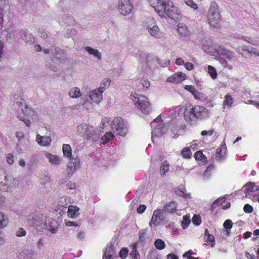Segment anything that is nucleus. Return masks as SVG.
Instances as JSON below:
<instances>
[{"label":"nucleus","instance_id":"f257e3e1","mask_svg":"<svg viewBox=\"0 0 259 259\" xmlns=\"http://www.w3.org/2000/svg\"><path fill=\"white\" fill-rule=\"evenodd\" d=\"M151 6L162 17L165 15L174 19L178 15V9L174 6L172 2L169 0H154Z\"/></svg>","mask_w":259,"mask_h":259},{"label":"nucleus","instance_id":"f03ea898","mask_svg":"<svg viewBox=\"0 0 259 259\" xmlns=\"http://www.w3.org/2000/svg\"><path fill=\"white\" fill-rule=\"evenodd\" d=\"M49 225H47V221L44 218L43 215L40 214L38 215L35 216L33 218L32 222H29L30 224L35 227L37 230H42L43 229H47L51 231L52 234H54L57 231V222L53 219L50 218L48 220Z\"/></svg>","mask_w":259,"mask_h":259},{"label":"nucleus","instance_id":"7ed1b4c3","mask_svg":"<svg viewBox=\"0 0 259 259\" xmlns=\"http://www.w3.org/2000/svg\"><path fill=\"white\" fill-rule=\"evenodd\" d=\"M130 97L134 102L135 106L143 114L148 115L151 113L152 111V106L147 97L135 93L134 94L132 93Z\"/></svg>","mask_w":259,"mask_h":259},{"label":"nucleus","instance_id":"20e7f679","mask_svg":"<svg viewBox=\"0 0 259 259\" xmlns=\"http://www.w3.org/2000/svg\"><path fill=\"white\" fill-rule=\"evenodd\" d=\"M207 18L211 27L215 28L220 27V13L218 5L214 1L210 3Z\"/></svg>","mask_w":259,"mask_h":259},{"label":"nucleus","instance_id":"39448f33","mask_svg":"<svg viewBox=\"0 0 259 259\" xmlns=\"http://www.w3.org/2000/svg\"><path fill=\"white\" fill-rule=\"evenodd\" d=\"M63 155L68 158L70 159L67 166L68 175H72L77 168L79 167V159L77 158L71 159L72 157V150L70 145L68 144H63L62 146Z\"/></svg>","mask_w":259,"mask_h":259},{"label":"nucleus","instance_id":"423d86ee","mask_svg":"<svg viewBox=\"0 0 259 259\" xmlns=\"http://www.w3.org/2000/svg\"><path fill=\"white\" fill-rule=\"evenodd\" d=\"M111 128L115 130L117 135L122 137L126 136L127 127L124 120L121 117H116L114 118L111 124Z\"/></svg>","mask_w":259,"mask_h":259},{"label":"nucleus","instance_id":"0eeeda50","mask_svg":"<svg viewBox=\"0 0 259 259\" xmlns=\"http://www.w3.org/2000/svg\"><path fill=\"white\" fill-rule=\"evenodd\" d=\"M146 27L150 34L155 38H160L163 35L154 18H149L147 19Z\"/></svg>","mask_w":259,"mask_h":259},{"label":"nucleus","instance_id":"6e6552de","mask_svg":"<svg viewBox=\"0 0 259 259\" xmlns=\"http://www.w3.org/2000/svg\"><path fill=\"white\" fill-rule=\"evenodd\" d=\"M190 115L197 119H202L209 116V112L204 106L196 105L193 107L189 112Z\"/></svg>","mask_w":259,"mask_h":259},{"label":"nucleus","instance_id":"1a4fd4ad","mask_svg":"<svg viewBox=\"0 0 259 259\" xmlns=\"http://www.w3.org/2000/svg\"><path fill=\"white\" fill-rule=\"evenodd\" d=\"M214 49L219 55L224 56L229 60L236 58L235 53L233 51L226 48L224 46H220L218 44L214 45Z\"/></svg>","mask_w":259,"mask_h":259},{"label":"nucleus","instance_id":"9d476101","mask_svg":"<svg viewBox=\"0 0 259 259\" xmlns=\"http://www.w3.org/2000/svg\"><path fill=\"white\" fill-rule=\"evenodd\" d=\"M133 6L130 0H119L118 10L124 16L129 14L132 11Z\"/></svg>","mask_w":259,"mask_h":259},{"label":"nucleus","instance_id":"9b49d317","mask_svg":"<svg viewBox=\"0 0 259 259\" xmlns=\"http://www.w3.org/2000/svg\"><path fill=\"white\" fill-rule=\"evenodd\" d=\"M105 90V87L99 88L91 92L90 98L94 102L98 104L102 99V93Z\"/></svg>","mask_w":259,"mask_h":259},{"label":"nucleus","instance_id":"f8f14e48","mask_svg":"<svg viewBox=\"0 0 259 259\" xmlns=\"http://www.w3.org/2000/svg\"><path fill=\"white\" fill-rule=\"evenodd\" d=\"M161 211L159 209H156L154 210V213L151 220L149 223V225L152 226V225L154 226H158L161 225L163 219L161 218Z\"/></svg>","mask_w":259,"mask_h":259},{"label":"nucleus","instance_id":"ddd939ff","mask_svg":"<svg viewBox=\"0 0 259 259\" xmlns=\"http://www.w3.org/2000/svg\"><path fill=\"white\" fill-rule=\"evenodd\" d=\"M186 78V75L183 72L175 73L171 76L167 78V80L172 82H180L184 80Z\"/></svg>","mask_w":259,"mask_h":259},{"label":"nucleus","instance_id":"4468645a","mask_svg":"<svg viewBox=\"0 0 259 259\" xmlns=\"http://www.w3.org/2000/svg\"><path fill=\"white\" fill-rule=\"evenodd\" d=\"M36 141L41 146H48L51 143V138L50 137L41 136L38 134L36 136Z\"/></svg>","mask_w":259,"mask_h":259},{"label":"nucleus","instance_id":"2eb2a0df","mask_svg":"<svg viewBox=\"0 0 259 259\" xmlns=\"http://www.w3.org/2000/svg\"><path fill=\"white\" fill-rule=\"evenodd\" d=\"M90 127L86 124H81L77 127V132L79 134L87 137H90L91 133L89 128Z\"/></svg>","mask_w":259,"mask_h":259},{"label":"nucleus","instance_id":"dca6fc26","mask_svg":"<svg viewBox=\"0 0 259 259\" xmlns=\"http://www.w3.org/2000/svg\"><path fill=\"white\" fill-rule=\"evenodd\" d=\"M68 215L72 218H75L79 215V207L76 206L70 205L68 209Z\"/></svg>","mask_w":259,"mask_h":259},{"label":"nucleus","instance_id":"f3484780","mask_svg":"<svg viewBox=\"0 0 259 259\" xmlns=\"http://www.w3.org/2000/svg\"><path fill=\"white\" fill-rule=\"evenodd\" d=\"M237 52L241 54L242 56L246 57L252 53L251 48H250L249 50L247 49L246 46H240L238 47Z\"/></svg>","mask_w":259,"mask_h":259},{"label":"nucleus","instance_id":"a211bd4d","mask_svg":"<svg viewBox=\"0 0 259 259\" xmlns=\"http://www.w3.org/2000/svg\"><path fill=\"white\" fill-rule=\"evenodd\" d=\"M85 50L87 51L89 54L97 57L98 60H100L101 59V54L98 50L93 49L90 47H87L85 48Z\"/></svg>","mask_w":259,"mask_h":259},{"label":"nucleus","instance_id":"6ab92c4d","mask_svg":"<svg viewBox=\"0 0 259 259\" xmlns=\"http://www.w3.org/2000/svg\"><path fill=\"white\" fill-rule=\"evenodd\" d=\"M169 166L170 165L167 161L165 160L163 161L160 168V172L162 176H165V174L169 171Z\"/></svg>","mask_w":259,"mask_h":259},{"label":"nucleus","instance_id":"aec40b11","mask_svg":"<svg viewBox=\"0 0 259 259\" xmlns=\"http://www.w3.org/2000/svg\"><path fill=\"white\" fill-rule=\"evenodd\" d=\"M245 193H247L249 192H255L258 190L259 188L256 186L254 183H248L245 185Z\"/></svg>","mask_w":259,"mask_h":259},{"label":"nucleus","instance_id":"412c9836","mask_svg":"<svg viewBox=\"0 0 259 259\" xmlns=\"http://www.w3.org/2000/svg\"><path fill=\"white\" fill-rule=\"evenodd\" d=\"M69 95L70 97L72 98H79L81 96L79 88L77 87L70 89L69 92Z\"/></svg>","mask_w":259,"mask_h":259},{"label":"nucleus","instance_id":"4be33fe9","mask_svg":"<svg viewBox=\"0 0 259 259\" xmlns=\"http://www.w3.org/2000/svg\"><path fill=\"white\" fill-rule=\"evenodd\" d=\"M17 100H18L16 101V102L19 105V107L21 108V109L23 110L24 114H26L28 110H30V109L28 108L26 105L25 101L22 98L20 99H17Z\"/></svg>","mask_w":259,"mask_h":259},{"label":"nucleus","instance_id":"5701e85b","mask_svg":"<svg viewBox=\"0 0 259 259\" xmlns=\"http://www.w3.org/2000/svg\"><path fill=\"white\" fill-rule=\"evenodd\" d=\"M114 138L115 136L114 134L111 133V132H108L104 136V137L102 138V143L103 145H106L107 144V142H108L110 141L113 140L114 139Z\"/></svg>","mask_w":259,"mask_h":259},{"label":"nucleus","instance_id":"b1692460","mask_svg":"<svg viewBox=\"0 0 259 259\" xmlns=\"http://www.w3.org/2000/svg\"><path fill=\"white\" fill-rule=\"evenodd\" d=\"M163 209L165 212L172 213L177 210V205L175 203L171 201L170 203L165 205Z\"/></svg>","mask_w":259,"mask_h":259},{"label":"nucleus","instance_id":"393cba45","mask_svg":"<svg viewBox=\"0 0 259 259\" xmlns=\"http://www.w3.org/2000/svg\"><path fill=\"white\" fill-rule=\"evenodd\" d=\"M178 31L182 36H185L188 33V28L186 25L182 23L178 24Z\"/></svg>","mask_w":259,"mask_h":259},{"label":"nucleus","instance_id":"a878e982","mask_svg":"<svg viewBox=\"0 0 259 259\" xmlns=\"http://www.w3.org/2000/svg\"><path fill=\"white\" fill-rule=\"evenodd\" d=\"M175 193L180 196L187 197L186 189L183 186H180L178 187H177L175 189Z\"/></svg>","mask_w":259,"mask_h":259},{"label":"nucleus","instance_id":"bb28decb","mask_svg":"<svg viewBox=\"0 0 259 259\" xmlns=\"http://www.w3.org/2000/svg\"><path fill=\"white\" fill-rule=\"evenodd\" d=\"M8 217L0 211V228L5 227L8 224Z\"/></svg>","mask_w":259,"mask_h":259},{"label":"nucleus","instance_id":"cd10ccee","mask_svg":"<svg viewBox=\"0 0 259 259\" xmlns=\"http://www.w3.org/2000/svg\"><path fill=\"white\" fill-rule=\"evenodd\" d=\"M225 202V197H219L217 199L213 201V203L211 205V208L212 209H214L220 206Z\"/></svg>","mask_w":259,"mask_h":259},{"label":"nucleus","instance_id":"c85d7f7f","mask_svg":"<svg viewBox=\"0 0 259 259\" xmlns=\"http://www.w3.org/2000/svg\"><path fill=\"white\" fill-rule=\"evenodd\" d=\"M191 223L190 217L187 215H184L183 217V220L181 222V226L183 229H186L188 227L189 225Z\"/></svg>","mask_w":259,"mask_h":259},{"label":"nucleus","instance_id":"c756f323","mask_svg":"<svg viewBox=\"0 0 259 259\" xmlns=\"http://www.w3.org/2000/svg\"><path fill=\"white\" fill-rule=\"evenodd\" d=\"M181 155L185 158H189L192 156V152L189 147H185L181 151Z\"/></svg>","mask_w":259,"mask_h":259},{"label":"nucleus","instance_id":"7c9ffc66","mask_svg":"<svg viewBox=\"0 0 259 259\" xmlns=\"http://www.w3.org/2000/svg\"><path fill=\"white\" fill-rule=\"evenodd\" d=\"M130 255L131 256L132 259H140V254L137 251L136 244L134 245L133 248Z\"/></svg>","mask_w":259,"mask_h":259},{"label":"nucleus","instance_id":"2f4dec72","mask_svg":"<svg viewBox=\"0 0 259 259\" xmlns=\"http://www.w3.org/2000/svg\"><path fill=\"white\" fill-rule=\"evenodd\" d=\"M154 245L157 249L159 250L163 249L165 246L164 241L161 239H156L154 241Z\"/></svg>","mask_w":259,"mask_h":259},{"label":"nucleus","instance_id":"473e14b6","mask_svg":"<svg viewBox=\"0 0 259 259\" xmlns=\"http://www.w3.org/2000/svg\"><path fill=\"white\" fill-rule=\"evenodd\" d=\"M194 157L196 160L205 161L206 160V157L202 153L201 151H197L194 154Z\"/></svg>","mask_w":259,"mask_h":259},{"label":"nucleus","instance_id":"72a5a7b5","mask_svg":"<svg viewBox=\"0 0 259 259\" xmlns=\"http://www.w3.org/2000/svg\"><path fill=\"white\" fill-rule=\"evenodd\" d=\"M226 154V148L221 146L217 150L216 155L220 158L224 157Z\"/></svg>","mask_w":259,"mask_h":259},{"label":"nucleus","instance_id":"f704fd0d","mask_svg":"<svg viewBox=\"0 0 259 259\" xmlns=\"http://www.w3.org/2000/svg\"><path fill=\"white\" fill-rule=\"evenodd\" d=\"M205 241L207 244L210 245L211 247H214L215 244L214 237L212 235H209L205 238Z\"/></svg>","mask_w":259,"mask_h":259},{"label":"nucleus","instance_id":"c9c22d12","mask_svg":"<svg viewBox=\"0 0 259 259\" xmlns=\"http://www.w3.org/2000/svg\"><path fill=\"white\" fill-rule=\"evenodd\" d=\"M48 158H49L50 161L54 164H58L60 163V159L59 158L56 156L52 154H49Z\"/></svg>","mask_w":259,"mask_h":259},{"label":"nucleus","instance_id":"e433bc0d","mask_svg":"<svg viewBox=\"0 0 259 259\" xmlns=\"http://www.w3.org/2000/svg\"><path fill=\"white\" fill-rule=\"evenodd\" d=\"M104 253L106 254H112L114 253V245L111 243L107 244V247L105 248Z\"/></svg>","mask_w":259,"mask_h":259},{"label":"nucleus","instance_id":"4c0bfd02","mask_svg":"<svg viewBox=\"0 0 259 259\" xmlns=\"http://www.w3.org/2000/svg\"><path fill=\"white\" fill-rule=\"evenodd\" d=\"M208 73L210 75V76L211 77V78L215 79L217 78V72L214 67H213L211 66H208Z\"/></svg>","mask_w":259,"mask_h":259},{"label":"nucleus","instance_id":"58836bf2","mask_svg":"<svg viewBox=\"0 0 259 259\" xmlns=\"http://www.w3.org/2000/svg\"><path fill=\"white\" fill-rule=\"evenodd\" d=\"M193 224L196 226H199L201 224V217L199 215L195 214L192 219Z\"/></svg>","mask_w":259,"mask_h":259},{"label":"nucleus","instance_id":"ea45409f","mask_svg":"<svg viewBox=\"0 0 259 259\" xmlns=\"http://www.w3.org/2000/svg\"><path fill=\"white\" fill-rule=\"evenodd\" d=\"M224 105H227L230 106L233 104V98L230 95H226L225 97V100L223 103Z\"/></svg>","mask_w":259,"mask_h":259},{"label":"nucleus","instance_id":"a19ab883","mask_svg":"<svg viewBox=\"0 0 259 259\" xmlns=\"http://www.w3.org/2000/svg\"><path fill=\"white\" fill-rule=\"evenodd\" d=\"M128 254V249L126 247L121 248L119 251V256L120 258L124 259L126 258Z\"/></svg>","mask_w":259,"mask_h":259},{"label":"nucleus","instance_id":"79ce46f5","mask_svg":"<svg viewBox=\"0 0 259 259\" xmlns=\"http://www.w3.org/2000/svg\"><path fill=\"white\" fill-rule=\"evenodd\" d=\"M185 3L190 8L196 10L198 8L197 4L192 0H185Z\"/></svg>","mask_w":259,"mask_h":259},{"label":"nucleus","instance_id":"37998d69","mask_svg":"<svg viewBox=\"0 0 259 259\" xmlns=\"http://www.w3.org/2000/svg\"><path fill=\"white\" fill-rule=\"evenodd\" d=\"M186 90L191 92L192 95L195 96L197 92V90L192 85H187L184 88Z\"/></svg>","mask_w":259,"mask_h":259},{"label":"nucleus","instance_id":"c03bdc74","mask_svg":"<svg viewBox=\"0 0 259 259\" xmlns=\"http://www.w3.org/2000/svg\"><path fill=\"white\" fill-rule=\"evenodd\" d=\"M233 226V223L230 219H227L225 221L223 224V226L226 229H230Z\"/></svg>","mask_w":259,"mask_h":259},{"label":"nucleus","instance_id":"a18cd8bd","mask_svg":"<svg viewBox=\"0 0 259 259\" xmlns=\"http://www.w3.org/2000/svg\"><path fill=\"white\" fill-rule=\"evenodd\" d=\"M111 80L108 78H105L103 79L102 82L101 83L100 88L105 87V89L106 87H108L110 84Z\"/></svg>","mask_w":259,"mask_h":259},{"label":"nucleus","instance_id":"49530a36","mask_svg":"<svg viewBox=\"0 0 259 259\" xmlns=\"http://www.w3.org/2000/svg\"><path fill=\"white\" fill-rule=\"evenodd\" d=\"M6 160L8 163L10 165H12L14 162V156L12 154H8L6 157Z\"/></svg>","mask_w":259,"mask_h":259},{"label":"nucleus","instance_id":"de8ad7c7","mask_svg":"<svg viewBox=\"0 0 259 259\" xmlns=\"http://www.w3.org/2000/svg\"><path fill=\"white\" fill-rule=\"evenodd\" d=\"M243 209L244 212L247 213H250L253 211V207L248 204H246L244 205Z\"/></svg>","mask_w":259,"mask_h":259},{"label":"nucleus","instance_id":"09e8293b","mask_svg":"<svg viewBox=\"0 0 259 259\" xmlns=\"http://www.w3.org/2000/svg\"><path fill=\"white\" fill-rule=\"evenodd\" d=\"M214 133V130L211 129L209 131L203 130L201 132V135L202 136H205L207 135L212 136Z\"/></svg>","mask_w":259,"mask_h":259},{"label":"nucleus","instance_id":"8fccbe9b","mask_svg":"<svg viewBox=\"0 0 259 259\" xmlns=\"http://www.w3.org/2000/svg\"><path fill=\"white\" fill-rule=\"evenodd\" d=\"M140 83L144 88H148L150 87L149 81L144 78H142L140 80Z\"/></svg>","mask_w":259,"mask_h":259},{"label":"nucleus","instance_id":"3c124183","mask_svg":"<svg viewBox=\"0 0 259 259\" xmlns=\"http://www.w3.org/2000/svg\"><path fill=\"white\" fill-rule=\"evenodd\" d=\"M26 234V232L23 228H20L16 233V236L18 237H23Z\"/></svg>","mask_w":259,"mask_h":259},{"label":"nucleus","instance_id":"603ef678","mask_svg":"<svg viewBox=\"0 0 259 259\" xmlns=\"http://www.w3.org/2000/svg\"><path fill=\"white\" fill-rule=\"evenodd\" d=\"M146 206L144 204H142L139 205V206L137 209V213L139 214H142L144 212V210L146 209Z\"/></svg>","mask_w":259,"mask_h":259},{"label":"nucleus","instance_id":"864d4df0","mask_svg":"<svg viewBox=\"0 0 259 259\" xmlns=\"http://www.w3.org/2000/svg\"><path fill=\"white\" fill-rule=\"evenodd\" d=\"M185 68L188 70H192L194 68L193 64L191 62H187L184 63Z\"/></svg>","mask_w":259,"mask_h":259},{"label":"nucleus","instance_id":"5fc2aeb1","mask_svg":"<svg viewBox=\"0 0 259 259\" xmlns=\"http://www.w3.org/2000/svg\"><path fill=\"white\" fill-rule=\"evenodd\" d=\"M167 259H179L178 255L174 253H169L166 255Z\"/></svg>","mask_w":259,"mask_h":259},{"label":"nucleus","instance_id":"6e6d98bb","mask_svg":"<svg viewBox=\"0 0 259 259\" xmlns=\"http://www.w3.org/2000/svg\"><path fill=\"white\" fill-rule=\"evenodd\" d=\"M66 225L68 227H72V226L78 227V226H79L78 224H76V223L71 222V221H68L67 222H66Z\"/></svg>","mask_w":259,"mask_h":259},{"label":"nucleus","instance_id":"4d7b16f0","mask_svg":"<svg viewBox=\"0 0 259 259\" xmlns=\"http://www.w3.org/2000/svg\"><path fill=\"white\" fill-rule=\"evenodd\" d=\"M245 255L248 259H256V256L254 254H250L247 252Z\"/></svg>","mask_w":259,"mask_h":259},{"label":"nucleus","instance_id":"13d9d810","mask_svg":"<svg viewBox=\"0 0 259 259\" xmlns=\"http://www.w3.org/2000/svg\"><path fill=\"white\" fill-rule=\"evenodd\" d=\"M5 200V197L0 193V208L4 205Z\"/></svg>","mask_w":259,"mask_h":259},{"label":"nucleus","instance_id":"bf43d9fd","mask_svg":"<svg viewBox=\"0 0 259 259\" xmlns=\"http://www.w3.org/2000/svg\"><path fill=\"white\" fill-rule=\"evenodd\" d=\"M242 39H243L246 41L247 42L251 44V41H252V38L250 37H247L245 36H242L241 38Z\"/></svg>","mask_w":259,"mask_h":259},{"label":"nucleus","instance_id":"052dcab7","mask_svg":"<svg viewBox=\"0 0 259 259\" xmlns=\"http://www.w3.org/2000/svg\"><path fill=\"white\" fill-rule=\"evenodd\" d=\"M176 63L178 65H182L183 64H184V61L182 58H178L176 59Z\"/></svg>","mask_w":259,"mask_h":259},{"label":"nucleus","instance_id":"680f3d73","mask_svg":"<svg viewBox=\"0 0 259 259\" xmlns=\"http://www.w3.org/2000/svg\"><path fill=\"white\" fill-rule=\"evenodd\" d=\"M20 119L21 120L24 121V123H25L26 126H29L30 125V120L29 119H25L24 118H20Z\"/></svg>","mask_w":259,"mask_h":259},{"label":"nucleus","instance_id":"e2e57ef3","mask_svg":"<svg viewBox=\"0 0 259 259\" xmlns=\"http://www.w3.org/2000/svg\"><path fill=\"white\" fill-rule=\"evenodd\" d=\"M252 53H253L255 55L257 56H259V50H257L255 48H253L251 47Z\"/></svg>","mask_w":259,"mask_h":259},{"label":"nucleus","instance_id":"0e129e2a","mask_svg":"<svg viewBox=\"0 0 259 259\" xmlns=\"http://www.w3.org/2000/svg\"><path fill=\"white\" fill-rule=\"evenodd\" d=\"M251 44L252 45H255L256 46H257V45H259V40L252 38V41H251Z\"/></svg>","mask_w":259,"mask_h":259},{"label":"nucleus","instance_id":"69168bd1","mask_svg":"<svg viewBox=\"0 0 259 259\" xmlns=\"http://www.w3.org/2000/svg\"><path fill=\"white\" fill-rule=\"evenodd\" d=\"M251 235V233L250 232H246L244 234V238L245 239H247L249 238Z\"/></svg>","mask_w":259,"mask_h":259},{"label":"nucleus","instance_id":"338daca9","mask_svg":"<svg viewBox=\"0 0 259 259\" xmlns=\"http://www.w3.org/2000/svg\"><path fill=\"white\" fill-rule=\"evenodd\" d=\"M112 256V254H106L104 252L103 259H111Z\"/></svg>","mask_w":259,"mask_h":259},{"label":"nucleus","instance_id":"774afa93","mask_svg":"<svg viewBox=\"0 0 259 259\" xmlns=\"http://www.w3.org/2000/svg\"><path fill=\"white\" fill-rule=\"evenodd\" d=\"M77 237L79 239L82 240L85 237L84 233L83 232H79Z\"/></svg>","mask_w":259,"mask_h":259}]
</instances>
